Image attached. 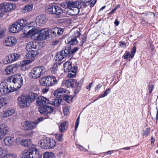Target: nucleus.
I'll list each match as a JSON object with an SVG mask.
<instances>
[{
    "mask_svg": "<svg viewBox=\"0 0 158 158\" xmlns=\"http://www.w3.org/2000/svg\"><path fill=\"white\" fill-rule=\"evenodd\" d=\"M8 81L15 91L18 90L23 84V79L20 74L14 75L9 77Z\"/></svg>",
    "mask_w": 158,
    "mask_h": 158,
    "instance_id": "obj_1",
    "label": "nucleus"
},
{
    "mask_svg": "<svg viewBox=\"0 0 158 158\" xmlns=\"http://www.w3.org/2000/svg\"><path fill=\"white\" fill-rule=\"evenodd\" d=\"M45 72L46 69L45 68L42 66H39L32 69L30 73V74L32 78L36 79L44 76Z\"/></svg>",
    "mask_w": 158,
    "mask_h": 158,
    "instance_id": "obj_2",
    "label": "nucleus"
},
{
    "mask_svg": "<svg viewBox=\"0 0 158 158\" xmlns=\"http://www.w3.org/2000/svg\"><path fill=\"white\" fill-rule=\"evenodd\" d=\"M27 24V21L25 19L18 20L15 23L9 26L10 32L13 33L19 32Z\"/></svg>",
    "mask_w": 158,
    "mask_h": 158,
    "instance_id": "obj_3",
    "label": "nucleus"
},
{
    "mask_svg": "<svg viewBox=\"0 0 158 158\" xmlns=\"http://www.w3.org/2000/svg\"><path fill=\"white\" fill-rule=\"evenodd\" d=\"M17 100L18 105L21 108L28 107L31 103L28 95L24 94L20 96Z\"/></svg>",
    "mask_w": 158,
    "mask_h": 158,
    "instance_id": "obj_4",
    "label": "nucleus"
},
{
    "mask_svg": "<svg viewBox=\"0 0 158 158\" xmlns=\"http://www.w3.org/2000/svg\"><path fill=\"white\" fill-rule=\"evenodd\" d=\"M56 144L55 140L48 137L41 140L39 143V145L44 149L52 148L55 146Z\"/></svg>",
    "mask_w": 158,
    "mask_h": 158,
    "instance_id": "obj_5",
    "label": "nucleus"
},
{
    "mask_svg": "<svg viewBox=\"0 0 158 158\" xmlns=\"http://www.w3.org/2000/svg\"><path fill=\"white\" fill-rule=\"evenodd\" d=\"M15 91L8 80L0 83V94H6Z\"/></svg>",
    "mask_w": 158,
    "mask_h": 158,
    "instance_id": "obj_6",
    "label": "nucleus"
},
{
    "mask_svg": "<svg viewBox=\"0 0 158 158\" xmlns=\"http://www.w3.org/2000/svg\"><path fill=\"white\" fill-rule=\"evenodd\" d=\"M37 124L38 122H37L25 121L22 123V129L26 131L32 130L36 127Z\"/></svg>",
    "mask_w": 158,
    "mask_h": 158,
    "instance_id": "obj_7",
    "label": "nucleus"
},
{
    "mask_svg": "<svg viewBox=\"0 0 158 158\" xmlns=\"http://www.w3.org/2000/svg\"><path fill=\"white\" fill-rule=\"evenodd\" d=\"M27 37H30L31 39L34 40H41L40 38L39 31L36 29H33L30 30L27 33Z\"/></svg>",
    "mask_w": 158,
    "mask_h": 158,
    "instance_id": "obj_8",
    "label": "nucleus"
},
{
    "mask_svg": "<svg viewBox=\"0 0 158 158\" xmlns=\"http://www.w3.org/2000/svg\"><path fill=\"white\" fill-rule=\"evenodd\" d=\"M54 110L53 107L48 105L43 106L39 108V111L41 114L47 115L52 114Z\"/></svg>",
    "mask_w": 158,
    "mask_h": 158,
    "instance_id": "obj_9",
    "label": "nucleus"
},
{
    "mask_svg": "<svg viewBox=\"0 0 158 158\" xmlns=\"http://www.w3.org/2000/svg\"><path fill=\"white\" fill-rule=\"evenodd\" d=\"M16 39L13 36H9L6 37L3 42L4 45L7 47H12L17 43Z\"/></svg>",
    "mask_w": 158,
    "mask_h": 158,
    "instance_id": "obj_10",
    "label": "nucleus"
},
{
    "mask_svg": "<svg viewBox=\"0 0 158 158\" xmlns=\"http://www.w3.org/2000/svg\"><path fill=\"white\" fill-rule=\"evenodd\" d=\"M18 68L17 63L7 66L5 69L4 73L5 74L8 75L16 72Z\"/></svg>",
    "mask_w": 158,
    "mask_h": 158,
    "instance_id": "obj_11",
    "label": "nucleus"
},
{
    "mask_svg": "<svg viewBox=\"0 0 158 158\" xmlns=\"http://www.w3.org/2000/svg\"><path fill=\"white\" fill-rule=\"evenodd\" d=\"M50 103L49 100L43 96H40L37 98V99L35 102L36 105L42 106Z\"/></svg>",
    "mask_w": 158,
    "mask_h": 158,
    "instance_id": "obj_12",
    "label": "nucleus"
},
{
    "mask_svg": "<svg viewBox=\"0 0 158 158\" xmlns=\"http://www.w3.org/2000/svg\"><path fill=\"white\" fill-rule=\"evenodd\" d=\"M20 56V55L19 53H13L6 56V59L8 63H10L17 60Z\"/></svg>",
    "mask_w": 158,
    "mask_h": 158,
    "instance_id": "obj_13",
    "label": "nucleus"
},
{
    "mask_svg": "<svg viewBox=\"0 0 158 158\" xmlns=\"http://www.w3.org/2000/svg\"><path fill=\"white\" fill-rule=\"evenodd\" d=\"M8 128L4 124L0 125V140L8 133Z\"/></svg>",
    "mask_w": 158,
    "mask_h": 158,
    "instance_id": "obj_14",
    "label": "nucleus"
},
{
    "mask_svg": "<svg viewBox=\"0 0 158 158\" xmlns=\"http://www.w3.org/2000/svg\"><path fill=\"white\" fill-rule=\"evenodd\" d=\"M76 83V81L73 79H70L62 82L61 86L63 87H73Z\"/></svg>",
    "mask_w": 158,
    "mask_h": 158,
    "instance_id": "obj_15",
    "label": "nucleus"
},
{
    "mask_svg": "<svg viewBox=\"0 0 158 158\" xmlns=\"http://www.w3.org/2000/svg\"><path fill=\"white\" fill-rule=\"evenodd\" d=\"M49 32L50 31L48 28L43 29L39 31L40 38L41 40H46L47 37L49 35Z\"/></svg>",
    "mask_w": 158,
    "mask_h": 158,
    "instance_id": "obj_16",
    "label": "nucleus"
},
{
    "mask_svg": "<svg viewBox=\"0 0 158 158\" xmlns=\"http://www.w3.org/2000/svg\"><path fill=\"white\" fill-rule=\"evenodd\" d=\"M31 158H39L40 154L39 150L35 147L30 148Z\"/></svg>",
    "mask_w": 158,
    "mask_h": 158,
    "instance_id": "obj_17",
    "label": "nucleus"
},
{
    "mask_svg": "<svg viewBox=\"0 0 158 158\" xmlns=\"http://www.w3.org/2000/svg\"><path fill=\"white\" fill-rule=\"evenodd\" d=\"M15 140L14 137L7 136L5 137L3 141L5 144L7 146L10 147L14 145Z\"/></svg>",
    "mask_w": 158,
    "mask_h": 158,
    "instance_id": "obj_18",
    "label": "nucleus"
},
{
    "mask_svg": "<svg viewBox=\"0 0 158 158\" xmlns=\"http://www.w3.org/2000/svg\"><path fill=\"white\" fill-rule=\"evenodd\" d=\"M65 11L66 14L71 15H75L78 14L79 12V7L74 8H68L66 9Z\"/></svg>",
    "mask_w": 158,
    "mask_h": 158,
    "instance_id": "obj_19",
    "label": "nucleus"
},
{
    "mask_svg": "<svg viewBox=\"0 0 158 158\" xmlns=\"http://www.w3.org/2000/svg\"><path fill=\"white\" fill-rule=\"evenodd\" d=\"M14 109H10L1 112L0 113V116L3 118H5L10 116L15 113Z\"/></svg>",
    "mask_w": 158,
    "mask_h": 158,
    "instance_id": "obj_20",
    "label": "nucleus"
},
{
    "mask_svg": "<svg viewBox=\"0 0 158 158\" xmlns=\"http://www.w3.org/2000/svg\"><path fill=\"white\" fill-rule=\"evenodd\" d=\"M47 20L46 16L44 15L37 16L36 19V22L39 25H41L45 24Z\"/></svg>",
    "mask_w": 158,
    "mask_h": 158,
    "instance_id": "obj_21",
    "label": "nucleus"
},
{
    "mask_svg": "<svg viewBox=\"0 0 158 158\" xmlns=\"http://www.w3.org/2000/svg\"><path fill=\"white\" fill-rule=\"evenodd\" d=\"M37 44V43L35 41L30 42L27 44L26 47V49L27 51L36 49Z\"/></svg>",
    "mask_w": 158,
    "mask_h": 158,
    "instance_id": "obj_22",
    "label": "nucleus"
},
{
    "mask_svg": "<svg viewBox=\"0 0 158 158\" xmlns=\"http://www.w3.org/2000/svg\"><path fill=\"white\" fill-rule=\"evenodd\" d=\"M49 31L54 35L56 36L57 35L62 34L63 32V30L61 28L56 27L51 30H49Z\"/></svg>",
    "mask_w": 158,
    "mask_h": 158,
    "instance_id": "obj_23",
    "label": "nucleus"
},
{
    "mask_svg": "<svg viewBox=\"0 0 158 158\" xmlns=\"http://www.w3.org/2000/svg\"><path fill=\"white\" fill-rule=\"evenodd\" d=\"M65 42L66 44L70 45H75L77 44V41L75 37L71 36L66 40H65Z\"/></svg>",
    "mask_w": 158,
    "mask_h": 158,
    "instance_id": "obj_24",
    "label": "nucleus"
},
{
    "mask_svg": "<svg viewBox=\"0 0 158 158\" xmlns=\"http://www.w3.org/2000/svg\"><path fill=\"white\" fill-rule=\"evenodd\" d=\"M67 91L63 88L58 89L55 90L53 94L54 96L57 97H59L60 96L64 93H67Z\"/></svg>",
    "mask_w": 158,
    "mask_h": 158,
    "instance_id": "obj_25",
    "label": "nucleus"
},
{
    "mask_svg": "<svg viewBox=\"0 0 158 158\" xmlns=\"http://www.w3.org/2000/svg\"><path fill=\"white\" fill-rule=\"evenodd\" d=\"M27 51L28 52L27 53V56L28 58H33L38 54V51L35 49Z\"/></svg>",
    "mask_w": 158,
    "mask_h": 158,
    "instance_id": "obj_26",
    "label": "nucleus"
},
{
    "mask_svg": "<svg viewBox=\"0 0 158 158\" xmlns=\"http://www.w3.org/2000/svg\"><path fill=\"white\" fill-rule=\"evenodd\" d=\"M4 5L6 12H9L12 9L16 8V5L13 3L8 2L4 3Z\"/></svg>",
    "mask_w": 158,
    "mask_h": 158,
    "instance_id": "obj_27",
    "label": "nucleus"
},
{
    "mask_svg": "<svg viewBox=\"0 0 158 158\" xmlns=\"http://www.w3.org/2000/svg\"><path fill=\"white\" fill-rule=\"evenodd\" d=\"M64 69V72H67L70 70L73 69V67L72 66V63L69 61H67L64 63L63 64Z\"/></svg>",
    "mask_w": 158,
    "mask_h": 158,
    "instance_id": "obj_28",
    "label": "nucleus"
},
{
    "mask_svg": "<svg viewBox=\"0 0 158 158\" xmlns=\"http://www.w3.org/2000/svg\"><path fill=\"white\" fill-rule=\"evenodd\" d=\"M69 8H74L75 7H81L79 2L75 1H69L67 4Z\"/></svg>",
    "mask_w": 158,
    "mask_h": 158,
    "instance_id": "obj_29",
    "label": "nucleus"
},
{
    "mask_svg": "<svg viewBox=\"0 0 158 158\" xmlns=\"http://www.w3.org/2000/svg\"><path fill=\"white\" fill-rule=\"evenodd\" d=\"M73 69L70 70L69 72H67L68 74L67 76L69 78H72L74 77L76 75L77 71V67L76 66H73Z\"/></svg>",
    "mask_w": 158,
    "mask_h": 158,
    "instance_id": "obj_30",
    "label": "nucleus"
},
{
    "mask_svg": "<svg viewBox=\"0 0 158 158\" xmlns=\"http://www.w3.org/2000/svg\"><path fill=\"white\" fill-rule=\"evenodd\" d=\"M30 148L28 149L24 150L21 153V158H31Z\"/></svg>",
    "mask_w": 158,
    "mask_h": 158,
    "instance_id": "obj_31",
    "label": "nucleus"
},
{
    "mask_svg": "<svg viewBox=\"0 0 158 158\" xmlns=\"http://www.w3.org/2000/svg\"><path fill=\"white\" fill-rule=\"evenodd\" d=\"M34 61L33 59L31 60H24L20 62L19 63L17 64L18 65V67H23L26 66L28 64L32 63Z\"/></svg>",
    "mask_w": 158,
    "mask_h": 158,
    "instance_id": "obj_32",
    "label": "nucleus"
},
{
    "mask_svg": "<svg viewBox=\"0 0 158 158\" xmlns=\"http://www.w3.org/2000/svg\"><path fill=\"white\" fill-rule=\"evenodd\" d=\"M68 126V124L67 122H64L61 123L59 125V129L60 131L63 132L67 129Z\"/></svg>",
    "mask_w": 158,
    "mask_h": 158,
    "instance_id": "obj_33",
    "label": "nucleus"
},
{
    "mask_svg": "<svg viewBox=\"0 0 158 158\" xmlns=\"http://www.w3.org/2000/svg\"><path fill=\"white\" fill-rule=\"evenodd\" d=\"M54 6L48 5L45 7V11L50 14H54Z\"/></svg>",
    "mask_w": 158,
    "mask_h": 158,
    "instance_id": "obj_34",
    "label": "nucleus"
},
{
    "mask_svg": "<svg viewBox=\"0 0 158 158\" xmlns=\"http://www.w3.org/2000/svg\"><path fill=\"white\" fill-rule=\"evenodd\" d=\"M61 101V99L60 98L53 99L51 102L50 101L49 104L57 106L60 105Z\"/></svg>",
    "mask_w": 158,
    "mask_h": 158,
    "instance_id": "obj_35",
    "label": "nucleus"
},
{
    "mask_svg": "<svg viewBox=\"0 0 158 158\" xmlns=\"http://www.w3.org/2000/svg\"><path fill=\"white\" fill-rule=\"evenodd\" d=\"M7 101L5 97H0V108L5 106L7 104Z\"/></svg>",
    "mask_w": 158,
    "mask_h": 158,
    "instance_id": "obj_36",
    "label": "nucleus"
},
{
    "mask_svg": "<svg viewBox=\"0 0 158 158\" xmlns=\"http://www.w3.org/2000/svg\"><path fill=\"white\" fill-rule=\"evenodd\" d=\"M62 12L63 10L60 7L57 6H55L54 14L57 15H59Z\"/></svg>",
    "mask_w": 158,
    "mask_h": 158,
    "instance_id": "obj_37",
    "label": "nucleus"
},
{
    "mask_svg": "<svg viewBox=\"0 0 158 158\" xmlns=\"http://www.w3.org/2000/svg\"><path fill=\"white\" fill-rule=\"evenodd\" d=\"M33 5H28L25 6L23 8V10L24 11V12H28L31 11L33 9Z\"/></svg>",
    "mask_w": 158,
    "mask_h": 158,
    "instance_id": "obj_38",
    "label": "nucleus"
},
{
    "mask_svg": "<svg viewBox=\"0 0 158 158\" xmlns=\"http://www.w3.org/2000/svg\"><path fill=\"white\" fill-rule=\"evenodd\" d=\"M29 97L30 101L32 103L36 98L37 99V98L39 96H38L37 94L35 93H33L31 94V95H29Z\"/></svg>",
    "mask_w": 158,
    "mask_h": 158,
    "instance_id": "obj_39",
    "label": "nucleus"
},
{
    "mask_svg": "<svg viewBox=\"0 0 158 158\" xmlns=\"http://www.w3.org/2000/svg\"><path fill=\"white\" fill-rule=\"evenodd\" d=\"M65 56H64V54L62 53L61 51H60V52L58 53L56 55V60L58 61L61 60H62Z\"/></svg>",
    "mask_w": 158,
    "mask_h": 158,
    "instance_id": "obj_40",
    "label": "nucleus"
},
{
    "mask_svg": "<svg viewBox=\"0 0 158 158\" xmlns=\"http://www.w3.org/2000/svg\"><path fill=\"white\" fill-rule=\"evenodd\" d=\"M43 158H53L54 154L52 152H46L44 154Z\"/></svg>",
    "mask_w": 158,
    "mask_h": 158,
    "instance_id": "obj_41",
    "label": "nucleus"
},
{
    "mask_svg": "<svg viewBox=\"0 0 158 158\" xmlns=\"http://www.w3.org/2000/svg\"><path fill=\"white\" fill-rule=\"evenodd\" d=\"M40 84L44 86H48L46 77H43L40 80Z\"/></svg>",
    "mask_w": 158,
    "mask_h": 158,
    "instance_id": "obj_42",
    "label": "nucleus"
},
{
    "mask_svg": "<svg viewBox=\"0 0 158 158\" xmlns=\"http://www.w3.org/2000/svg\"><path fill=\"white\" fill-rule=\"evenodd\" d=\"M31 141V139L29 140L23 139L21 142V144L23 146L27 147L29 146Z\"/></svg>",
    "mask_w": 158,
    "mask_h": 158,
    "instance_id": "obj_43",
    "label": "nucleus"
},
{
    "mask_svg": "<svg viewBox=\"0 0 158 158\" xmlns=\"http://www.w3.org/2000/svg\"><path fill=\"white\" fill-rule=\"evenodd\" d=\"M50 77L51 86L54 85L57 83V81L55 77L50 76Z\"/></svg>",
    "mask_w": 158,
    "mask_h": 158,
    "instance_id": "obj_44",
    "label": "nucleus"
},
{
    "mask_svg": "<svg viewBox=\"0 0 158 158\" xmlns=\"http://www.w3.org/2000/svg\"><path fill=\"white\" fill-rule=\"evenodd\" d=\"M62 53L64 54V56H66L68 54L71 53L70 51V47H65L64 50L61 51Z\"/></svg>",
    "mask_w": 158,
    "mask_h": 158,
    "instance_id": "obj_45",
    "label": "nucleus"
},
{
    "mask_svg": "<svg viewBox=\"0 0 158 158\" xmlns=\"http://www.w3.org/2000/svg\"><path fill=\"white\" fill-rule=\"evenodd\" d=\"M27 26L28 27H32L33 29H35V28L37 26V23L36 22H31L30 23L27 24Z\"/></svg>",
    "mask_w": 158,
    "mask_h": 158,
    "instance_id": "obj_46",
    "label": "nucleus"
},
{
    "mask_svg": "<svg viewBox=\"0 0 158 158\" xmlns=\"http://www.w3.org/2000/svg\"><path fill=\"white\" fill-rule=\"evenodd\" d=\"M133 57L131 56V54H130L129 52H126L124 55V58L127 59L128 60H130V58L132 59Z\"/></svg>",
    "mask_w": 158,
    "mask_h": 158,
    "instance_id": "obj_47",
    "label": "nucleus"
},
{
    "mask_svg": "<svg viewBox=\"0 0 158 158\" xmlns=\"http://www.w3.org/2000/svg\"><path fill=\"white\" fill-rule=\"evenodd\" d=\"M72 99L73 98L72 96L69 95L65 96L64 97V100L68 103H70L71 102Z\"/></svg>",
    "mask_w": 158,
    "mask_h": 158,
    "instance_id": "obj_48",
    "label": "nucleus"
},
{
    "mask_svg": "<svg viewBox=\"0 0 158 158\" xmlns=\"http://www.w3.org/2000/svg\"><path fill=\"white\" fill-rule=\"evenodd\" d=\"M110 89H108L106 90L104 92V93L103 94H102L100 95L99 98H103L106 96H107L108 94H109L110 91Z\"/></svg>",
    "mask_w": 158,
    "mask_h": 158,
    "instance_id": "obj_49",
    "label": "nucleus"
},
{
    "mask_svg": "<svg viewBox=\"0 0 158 158\" xmlns=\"http://www.w3.org/2000/svg\"><path fill=\"white\" fill-rule=\"evenodd\" d=\"M57 70V68L56 64L54 65V66L51 68V71L52 73L56 74Z\"/></svg>",
    "mask_w": 158,
    "mask_h": 158,
    "instance_id": "obj_50",
    "label": "nucleus"
},
{
    "mask_svg": "<svg viewBox=\"0 0 158 158\" xmlns=\"http://www.w3.org/2000/svg\"><path fill=\"white\" fill-rule=\"evenodd\" d=\"M0 12L3 14V12H6L4 3H1L0 4Z\"/></svg>",
    "mask_w": 158,
    "mask_h": 158,
    "instance_id": "obj_51",
    "label": "nucleus"
},
{
    "mask_svg": "<svg viewBox=\"0 0 158 158\" xmlns=\"http://www.w3.org/2000/svg\"><path fill=\"white\" fill-rule=\"evenodd\" d=\"M6 153V151L4 150L3 147H0V157H2V155Z\"/></svg>",
    "mask_w": 158,
    "mask_h": 158,
    "instance_id": "obj_52",
    "label": "nucleus"
},
{
    "mask_svg": "<svg viewBox=\"0 0 158 158\" xmlns=\"http://www.w3.org/2000/svg\"><path fill=\"white\" fill-rule=\"evenodd\" d=\"M62 137L63 135L62 134H56V139L59 141H62L63 139Z\"/></svg>",
    "mask_w": 158,
    "mask_h": 158,
    "instance_id": "obj_53",
    "label": "nucleus"
},
{
    "mask_svg": "<svg viewBox=\"0 0 158 158\" xmlns=\"http://www.w3.org/2000/svg\"><path fill=\"white\" fill-rule=\"evenodd\" d=\"M96 1V0H90V1L88 2L89 3V5L90 7H93Z\"/></svg>",
    "mask_w": 158,
    "mask_h": 158,
    "instance_id": "obj_54",
    "label": "nucleus"
},
{
    "mask_svg": "<svg viewBox=\"0 0 158 158\" xmlns=\"http://www.w3.org/2000/svg\"><path fill=\"white\" fill-rule=\"evenodd\" d=\"M64 113L65 115H68L69 113V109L68 107H66L64 109Z\"/></svg>",
    "mask_w": 158,
    "mask_h": 158,
    "instance_id": "obj_55",
    "label": "nucleus"
},
{
    "mask_svg": "<svg viewBox=\"0 0 158 158\" xmlns=\"http://www.w3.org/2000/svg\"><path fill=\"white\" fill-rule=\"evenodd\" d=\"M2 158H16L15 156L10 154H7L4 156Z\"/></svg>",
    "mask_w": 158,
    "mask_h": 158,
    "instance_id": "obj_56",
    "label": "nucleus"
},
{
    "mask_svg": "<svg viewBox=\"0 0 158 158\" xmlns=\"http://www.w3.org/2000/svg\"><path fill=\"white\" fill-rule=\"evenodd\" d=\"M84 79H81L77 84V86H78L79 87H81L83 84Z\"/></svg>",
    "mask_w": 158,
    "mask_h": 158,
    "instance_id": "obj_57",
    "label": "nucleus"
},
{
    "mask_svg": "<svg viewBox=\"0 0 158 158\" xmlns=\"http://www.w3.org/2000/svg\"><path fill=\"white\" fill-rule=\"evenodd\" d=\"M136 49L135 47H134L131 49V54L132 56H134L135 52H136Z\"/></svg>",
    "mask_w": 158,
    "mask_h": 158,
    "instance_id": "obj_58",
    "label": "nucleus"
},
{
    "mask_svg": "<svg viewBox=\"0 0 158 158\" xmlns=\"http://www.w3.org/2000/svg\"><path fill=\"white\" fill-rule=\"evenodd\" d=\"M150 129L149 128H146L143 131V135H148L149 133Z\"/></svg>",
    "mask_w": 158,
    "mask_h": 158,
    "instance_id": "obj_59",
    "label": "nucleus"
},
{
    "mask_svg": "<svg viewBox=\"0 0 158 158\" xmlns=\"http://www.w3.org/2000/svg\"><path fill=\"white\" fill-rule=\"evenodd\" d=\"M120 7V6L119 5H117L115 7L114 9L111 12H110V14H112L114 11H115L118 8H119Z\"/></svg>",
    "mask_w": 158,
    "mask_h": 158,
    "instance_id": "obj_60",
    "label": "nucleus"
},
{
    "mask_svg": "<svg viewBox=\"0 0 158 158\" xmlns=\"http://www.w3.org/2000/svg\"><path fill=\"white\" fill-rule=\"evenodd\" d=\"M120 46L122 48H125L126 45L125 42L124 41H121L119 42Z\"/></svg>",
    "mask_w": 158,
    "mask_h": 158,
    "instance_id": "obj_61",
    "label": "nucleus"
},
{
    "mask_svg": "<svg viewBox=\"0 0 158 158\" xmlns=\"http://www.w3.org/2000/svg\"><path fill=\"white\" fill-rule=\"evenodd\" d=\"M78 48L77 47H75L70 50L71 53L72 54L74 53L78 50Z\"/></svg>",
    "mask_w": 158,
    "mask_h": 158,
    "instance_id": "obj_62",
    "label": "nucleus"
},
{
    "mask_svg": "<svg viewBox=\"0 0 158 158\" xmlns=\"http://www.w3.org/2000/svg\"><path fill=\"white\" fill-rule=\"evenodd\" d=\"M80 32L78 31H76L74 33V35H73V36H74V37H75L76 38L77 37H79L80 36Z\"/></svg>",
    "mask_w": 158,
    "mask_h": 158,
    "instance_id": "obj_63",
    "label": "nucleus"
},
{
    "mask_svg": "<svg viewBox=\"0 0 158 158\" xmlns=\"http://www.w3.org/2000/svg\"><path fill=\"white\" fill-rule=\"evenodd\" d=\"M153 88V86L152 85H149L148 89L149 93H151L152 92Z\"/></svg>",
    "mask_w": 158,
    "mask_h": 158,
    "instance_id": "obj_64",
    "label": "nucleus"
}]
</instances>
